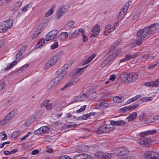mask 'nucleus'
Returning a JSON list of instances; mask_svg holds the SVG:
<instances>
[{"mask_svg": "<svg viewBox=\"0 0 159 159\" xmlns=\"http://www.w3.org/2000/svg\"><path fill=\"white\" fill-rule=\"evenodd\" d=\"M45 42V39H40L37 45L36 46V48H39L40 46H42L44 44Z\"/></svg>", "mask_w": 159, "mask_h": 159, "instance_id": "27", "label": "nucleus"}, {"mask_svg": "<svg viewBox=\"0 0 159 159\" xmlns=\"http://www.w3.org/2000/svg\"><path fill=\"white\" fill-rule=\"evenodd\" d=\"M83 116V118L84 120H86L88 118H90V115L89 114H86L85 115H84Z\"/></svg>", "mask_w": 159, "mask_h": 159, "instance_id": "62", "label": "nucleus"}, {"mask_svg": "<svg viewBox=\"0 0 159 159\" xmlns=\"http://www.w3.org/2000/svg\"><path fill=\"white\" fill-rule=\"evenodd\" d=\"M83 159H93V157L90 155L84 154Z\"/></svg>", "mask_w": 159, "mask_h": 159, "instance_id": "49", "label": "nucleus"}, {"mask_svg": "<svg viewBox=\"0 0 159 159\" xmlns=\"http://www.w3.org/2000/svg\"><path fill=\"white\" fill-rule=\"evenodd\" d=\"M62 76H61L59 74L58 76L56 77L54 80H52L50 83L52 86H54L57 84L59 81L61 80L62 78Z\"/></svg>", "mask_w": 159, "mask_h": 159, "instance_id": "15", "label": "nucleus"}, {"mask_svg": "<svg viewBox=\"0 0 159 159\" xmlns=\"http://www.w3.org/2000/svg\"><path fill=\"white\" fill-rule=\"evenodd\" d=\"M52 107V104L51 103H48V104L46 106V108L47 110H51Z\"/></svg>", "mask_w": 159, "mask_h": 159, "instance_id": "52", "label": "nucleus"}, {"mask_svg": "<svg viewBox=\"0 0 159 159\" xmlns=\"http://www.w3.org/2000/svg\"><path fill=\"white\" fill-rule=\"evenodd\" d=\"M154 121V120L152 118L149 119L145 121V124H148L152 122H153Z\"/></svg>", "mask_w": 159, "mask_h": 159, "instance_id": "53", "label": "nucleus"}, {"mask_svg": "<svg viewBox=\"0 0 159 159\" xmlns=\"http://www.w3.org/2000/svg\"><path fill=\"white\" fill-rule=\"evenodd\" d=\"M110 124L112 125V127L114 125H116L117 126H123L125 124V121L123 120H120L118 121L111 120L110 121Z\"/></svg>", "mask_w": 159, "mask_h": 159, "instance_id": "11", "label": "nucleus"}, {"mask_svg": "<svg viewBox=\"0 0 159 159\" xmlns=\"http://www.w3.org/2000/svg\"><path fill=\"white\" fill-rule=\"evenodd\" d=\"M111 61H110L108 58H107L105 60L103 61V62L102 63V65L104 64L105 65H107Z\"/></svg>", "mask_w": 159, "mask_h": 159, "instance_id": "64", "label": "nucleus"}, {"mask_svg": "<svg viewBox=\"0 0 159 159\" xmlns=\"http://www.w3.org/2000/svg\"><path fill=\"white\" fill-rule=\"evenodd\" d=\"M21 132L20 131L14 132L12 134L11 137L12 138H15Z\"/></svg>", "mask_w": 159, "mask_h": 159, "instance_id": "38", "label": "nucleus"}, {"mask_svg": "<svg viewBox=\"0 0 159 159\" xmlns=\"http://www.w3.org/2000/svg\"><path fill=\"white\" fill-rule=\"evenodd\" d=\"M116 151L117 153L120 156H123L129 153V151L126 148L122 147L117 148Z\"/></svg>", "mask_w": 159, "mask_h": 159, "instance_id": "9", "label": "nucleus"}, {"mask_svg": "<svg viewBox=\"0 0 159 159\" xmlns=\"http://www.w3.org/2000/svg\"><path fill=\"white\" fill-rule=\"evenodd\" d=\"M88 98L86 94H83L82 95H79L75 98L72 102H78L83 101L85 100V98Z\"/></svg>", "mask_w": 159, "mask_h": 159, "instance_id": "10", "label": "nucleus"}, {"mask_svg": "<svg viewBox=\"0 0 159 159\" xmlns=\"http://www.w3.org/2000/svg\"><path fill=\"white\" fill-rule=\"evenodd\" d=\"M58 42L57 41H56L51 46V48L52 49H54L57 48L58 47Z\"/></svg>", "mask_w": 159, "mask_h": 159, "instance_id": "39", "label": "nucleus"}, {"mask_svg": "<svg viewBox=\"0 0 159 159\" xmlns=\"http://www.w3.org/2000/svg\"><path fill=\"white\" fill-rule=\"evenodd\" d=\"M139 104L138 103V104H135L134 106H129L130 110H132V109H134L137 107H138L139 106Z\"/></svg>", "mask_w": 159, "mask_h": 159, "instance_id": "59", "label": "nucleus"}, {"mask_svg": "<svg viewBox=\"0 0 159 159\" xmlns=\"http://www.w3.org/2000/svg\"><path fill=\"white\" fill-rule=\"evenodd\" d=\"M59 159H71V158L67 155L62 156L60 157Z\"/></svg>", "mask_w": 159, "mask_h": 159, "instance_id": "61", "label": "nucleus"}, {"mask_svg": "<svg viewBox=\"0 0 159 159\" xmlns=\"http://www.w3.org/2000/svg\"><path fill=\"white\" fill-rule=\"evenodd\" d=\"M57 34V30H53L47 35L46 36V40L47 41L52 40L56 38Z\"/></svg>", "mask_w": 159, "mask_h": 159, "instance_id": "5", "label": "nucleus"}, {"mask_svg": "<svg viewBox=\"0 0 159 159\" xmlns=\"http://www.w3.org/2000/svg\"><path fill=\"white\" fill-rule=\"evenodd\" d=\"M152 31L148 30L146 27L138 31L137 35L138 36L136 40H134L137 45H140L142 41L148 35L150 34Z\"/></svg>", "mask_w": 159, "mask_h": 159, "instance_id": "1", "label": "nucleus"}, {"mask_svg": "<svg viewBox=\"0 0 159 159\" xmlns=\"http://www.w3.org/2000/svg\"><path fill=\"white\" fill-rule=\"evenodd\" d=\"M17 63V61H14L11 63L10 66L7 67L2 69V70L4 71H6L10 70L12 67L14 66Z\"/></svg>", "mask_w": 159, "mask_h": 159, "instance_id": "25", "label": "nucleus"}, {"mask_svg": "<svg viewBox=\"0 0 159 159\" xmlns=\"http://www.w3.org/2000/svg\"><path fill=\"white\" fill-rule=\"evenodd\" d=\"M71 83L70 82H69L67 83V84L64 86L63 88H61V91H63L64 90H65L66 89H67V88L69 87H70L71 86Z\"/></svg>", "mask_w": 159, "mask_h": 159, "instance_id": "33", "label": "nucleus"}, {"mask_svg": "<svg viewBox=\"0 0 159 159\" xmlns=\"http://www.w3.org/2000/svg\"><path fill=\"white\" fill-rule=\"evenodd\" d=\"M140 143L141 144H143L146 146H148L150 145L149 139H148L144 138L141 140Z\"/></svg>", "mask_w": 159, "mask_h": 159, "instance_id": "19", "label": "nucleus"}, {"mask_svg": "<svg viewBox=\"0 0 159 159\" xmlns=\"http://www.w3.org/2000/svg\"><path fill=\"white\" fill-rule=\"evenodd\" d=\"M117 46V43H114L113 45H112L110 48L109 51L111 52L112 51L115 49Z\"/></svg>", "mask_w": 159, "mask_h": 159, "instance_id": "42", "label": "nucleus"}, {"mask_svg": "<svg viewBox=\"0 0 159 159\" xmlns=\"http://www.w3.org/2000/svg\"><path fill=\"white\" fill-rule=\"evenodd\" d=\"M124 15H125V13H123L122 11V10H121V11L119 13V14L118 16V19L119 20H121L122 19Z\"/></svg>", "mask_w": 159, "mask_h": 159, "instance_id": "45", "label": "nucleus"}, {"mask_svg": "<svg viewBox=\"0 0 159 159\" xmlns=\"http://www.w3.org/2000/svg\"><path fill=\"white\" fill-rule=\"evenodd\" d=\"M151 57V56H150L149 55L147 54H145L140 59L141 60H143V59H144V58H145V59H148L150 58V57Z\"/></svg>", "mask_w": 159, "mask_h": 159, "instance_id": "54", "label": "nucleus"}, {"mask_svg": "<svg viewBox=\"0 0 159 159\" xmlns=\"http://www.w3.org/2000/svg\"><path fill=\"white\" fill-rule=\"evenodd\" d=\"M130 110L129 107L126 106L121 109V111L123 112H126L127 111Z\"/></svg>", "mask_w": 159, "mask_h": 159, "instance_id": "50", "label": "nucleus"}, {"mask_svg": "<svg viewBox=\"0 0 159 159\" xmlns=\"http://www.w3.org/2000/svg\"><path fill=\"white\" fill-rule=\"evenodd\" d=\"M115 128L114 126L110 127L109 125H106L101 126L97 130L96 132L98 134H101L110 132L113 130Z\"/></svg>", "mask_w": 159, "mask_h": 159, "instance_id": "3", "label": "nucleus"}, {"mask_svg": "<svg viewBox=\"0 0 159 159\" xmlns=\"http://www.w3.org/2000/svg\"><path fill=\"white\" fill-rule=\"evenodd\" d=\"M100 103L102 109L103 108V107H107L109 105V104L104 102H100Z\"/></svg>", "mask_w": 159, "mask_h": 159, "instance_id": "56", "label": "nucleus"}, {"mask_svg": "<svg viewBox=\"0 0 159 159\" xmlns=\"http://www.w3.org/2000/svg\"><path fill=\"white\" fill-rule=\"evenodd\" d=\"M80 80V78L78 77H75L72 80V82H70L71 83V86L73 84H75L76 82L79 81Z\"/></svg>", "mask_w": 159, "mask_h": 159, "instance_id": "43", "label": "nucleus"}, {"mask_svg": "<svg viewBox=\"0 0 159 159\" xmlns=\"http://www.w3.org/2000/svg\"><path fill=\"white\" fill-rule=\"evenodd\" d=\"M111 157V154L110 153H108L105 154L104 158L105 159H110Z\"/></svg>", "mask_w": 159, "mask_h": 159, "instance_id": "63", "label": "nucleus"}, {"mask_svg": "<svg viewBox=\"0 0 159 159\" xmlns=\"http://www.w3.org/2000/svg\"><path fill=\"white\" fill-rule=\"evenodd\" d=\"M95 156L96 158L100 159L102 158V155L99 152H97L95 154Z\"/></svg>", "mask_w": 159, "mask_h": 159, "instance_id": "55", "label": "nucleus"}, {"mask_svg": "<svg viewBox=\"0 0 159 159\" xmlns=\"http://www.w3.org/2000/svg\"><path fill=\"white\" fill-rule=\"evenodd\" d=\"M72 30H71L69 32V37L70 38H75L78 36V34L82 33L83 30L82 29H77L74 32L72 31Z\"/></svg>", "mask_w": 159, "mask_h": 159, "instance_id": "8", "label": "nucleus"}, {"mask_svg": "<svg viewBox=\"0 0 159 159\" xmlns=\"http://www.w3.org/2000/svg\"><path fill=\"white\" fill-rule=\"evenodd\" d=\"M53 63L51 62L50 61H48L45 64V66L44 67L45 69H48L50 67L53 66Z\"/></svg>", "mask_w": 159, "mask_h": 159, "instance_id": "30", "label": "nucleus"}, {"mask_svg": "<svg viewBox=\"0 0 159 159\" xmlns=\"http://www.w3.org/2000/svg\"><path fill=\"white\" fill-rule=\"evenodd\" d=\"M145 159H159V154L153 151H146L144 154Z\"/></svg>", "mask_w": 159, "mask_h": 159, "instance_id": "4", "label": "nucleus"}, {"mask_svg": "<svg viewBox=\"0 0 159 159\" xmlns=\"http://www.w3.org/2000/svg\"><path fill=\"white\" fill-rule=\"evenodd\" d=\"M41 31H39V29L37 28L34 33L33 34L32 36V39H34L37 37L38 35L40 33Z\"/></svg>", "mask_w": 159, "mask_h": 159, "instance_id": "26", "label": "nucleus"}, {"mask_svg": "<svg viewBox=\"0 0 159 159\" xmlns=\"http://www.w3.org/2000/svg\"><path fill=\"white\" fill-rule=\"evenodd\" d=\"M16 113L15 111H12L11 112L7 114L5 119L8 122L10 121L11 119L15 116L16 115Z\"/></svg>", "mask_w": 159, "mask_h": 159, "instance_id": "12", "label": "nucleus"}, {"mask_svg": "<svg viewBox=\"0 0 159 159\" xmlns=\"http://www.w3.org/2000/svg\"><path fill=\"white\" fill-rule=\"evenodd\" d=\"M74 23L75 22L71 20L68 22L66 26V30L68 31L69 30H72V27L73 26Z\"/></svg>", "mask_w": 159, "mask_h": 159, "instance_id": "14", "label": "nucleus"}, {"mask_svg": "<svg viewBox=\"0 0 159 159\" xmlns=\"http://www.w3.org/2000/svg\"><path fill=\"white\" fill-rule=\"evenodd\" d=\"M116 159H138L136 157L133 156H127L126 157H124L123 158H121V157H119L117 158Z\"/></svg>", "mask_w": 159, "mask_h": 159, "instance_id": "37", "label": "nucleus"}, {"mask_svg": "<svg viewBox=\"0 0 159 159\" xmlns=\"http://www.w3.org/2000/svg\"><path fill=\"white\" fill-rule=\"evenodd\" d=\"M92 34L91 35V37L93 38L98 35L100 31V26L98 25L94 26L92 30Z\"/></svg>", "mask_w": 159, "mask_h": 159, "instance_id": "6", "label": "nucleus"}, {"mask_svg": "<svg viewBox=\"0 0 159 159\" xmlns=\"http://www.w3.org/2000/svg\"><path fill=\"white\" fill-rule=\"evenodd\" d=\"M122 51V49L121 48L117 50H116L115 52H114L111 54V55L113 56L115 58V57L117 55H118V54L120 53Z\"/></svg>", "mask_w": 159, "mask_h": 159, "instance_id": "32", "label": "nucleus"}, {"mask_svg": "<svg viewBox=\"0 0 159 159\" xmlns=\"http://www.w3.org/2000/svg\"><path fill=\"white\" fill-rule=\"evenodd\" d=\"M157 132L156 130H148L147 131V133H148L149 134H153L156 133Z\"/></svg>", "mask_w": 159, "mask_h": 159, "instance_id": "60", "label": "nucleus"}, {"mask_svg": "<svg viewBox=\"0 0 159 159\" xmlns=\"http://www.w3.org/2000/svg\"><path fill=\"white\" fill-rule=\"evenodd\" d=\"M53 7H51L50 9L45 13V16L46 17H48L53 13Z\"/></svg>", "mask_w": 159, "mask_h": 159, "instance_id": "31", "label": "nucleus"}, {"mask_svg": "<svg viewBox=\"0 0 159 159\" xmlns=\"http://www.w3.org/2000/svg\"><path fill=\"white\" fill-rule=\"evenodd\" d=\"M21 2H17L16 4V6L13 9V11H15L16 10L18 9L21 6Z\"/></svg>", "mask_w": 159, "mask_h": 159, "instance_id": "40", "label": "nucleus"}, {"mask_svg": "<svg viewBox=\"0 0 159 159\" xmlns=\"http://www.w3.org/2000/svg\"><path fill=\"white\" fill-rule=\"evenodd\" d=\"M29 65L28 64H26L21 68L19 70H18V71L19 72V71H22L23 70H25L26 68H28L29 66Z\"/></svg>", "mask_w": 159, "mask_h": 159, "instance_id": "48", "label": "nucleus"}, {"mask_svg": "<svg viewBox=\"0 0 159 159\" xmlns=\"http://www.w3.org/2000/svg\"><path fill=\"white\" fill-rule=\"evenodd\" d=\"M41 131L43 133L48 131L49 130V128L47 126H44L41 127Z\"/></svg>", "mask_w": 159, "mask_h": 159, "instance_id": "36", "label": "nucleus"}, {"mask_svg": "<svg viewBox=\"0 0 159 159\" xmlns=\"http://www.w3.org/2000/svg\"><path fill=\"white\" fill-rule=\"evenodd\" d=\"M58 60V58L57 56H55L53 57L50 61L52 62L53 63V65L56 64Z\"/></svg>", "mask_w": 159, "mask_h": 159, "instance_id": "35", "label": "nucleus"}, {"mask_svg": "<svg viewBox=\"0 0 159 159\" xmlns=\"http://www.w3.org/2000/svg\"><path fill=\"white\" fill-rule=\"evenodd\" d=\"M69 5H66L64 6H62V5H61L60 7V8L59 9V11H60L61 12L64 13L68 9V8H69Z\"/></svg>", "mask_w": 159, "mask_h": 159, "instance_id": "23", "label": "nucleus"}, {"mask_svg": "<svg viewBox=\"0 0 159 159\" xmlns=\"http://www.w3.org/2000/svg\"><path fill=\"white\" fill-rule=\"evenodd\" d=\"M6 84L5 82H2L0 84V91H2L3 89L5 87Z\"/></svg>", "mask_w": 159, "mask_h": 159, "instance_id": "58", "label": "nucleus"}, {"mask_svg": "<svg viewBox=\"0 0 159 159\" xmlns=\"http://www.w3.org/2000/svg\"><path fill=\"white\" fill-rule=\"evenodd\" d=\"M63 13L61 12V11L58 10V11L57 13L56 16V19H59L62 16Z\"/></svg>", "mask_w": 159, "mask_h": 159, "instance_id": "41", "label": "nucleus"}, {"mask_svg": "<svg viewBox=\"0 0 159 159\" xmlns=\"http://www.w3.org/2000/svg\"><path fill=\"white\" fill-rule=\"evenodd\" d=\"M34 133L35 134H37L38 135H40L42 134L43 133L41 131V127L39 129H38L37 130H35L34 132Z\"/></svg>", "mask_w": 159, "mask_h": 159, "instance_id": "44", "label": "nucleus"}, {"mask_svg": "<svg viewBox=\"0 0 159 159\" xmlns=\"http://www.w3.org/2000/svg\"><path fill=\"white\" fill-rule=\"evenodd\" d=\"M84 154L83 153L80 154L75 155L73 159H83Z\"/></svg>", "mask_w": 159, "mask_h": 159, "instance_id": "34", "label": "nucleus"}, {"mask_svg": "<svg viewBox=\"0 0 159 159\" xmlns=\"http://www.w3.org/2000/svg\"><path fill=\"white\" fill-rule=\"evenodd\" d=\"M26 48L27 46L26 45H24L21 47L16 56V59L20 56H21L25 52V49Z\"/></svg>", "mask_w": 159, "mask_h": 159, "instance_id": "13", "label": "nucleus"}, {"mask_svg": "<svg viewBox=\"0 0 159 159\" xmlns=\"http://www.w3.org/2000/svg\"><path fill=\"white\" fill-rule=\"evenodd\" d=\"M148 30L152 31L151 34H154L157 29H159V24H158L157 23H155L149 26L146 27Z\"/></svg>", "mask_w": 159, "mask_h": 159, "instance_id": "7", "label": "nucleus"}, {"mask_svg": "<svg viewBox=\"0 0 159 159\" xmlns=\"http://www.w3.org/2000/svg\"><path fill=\"white\" fill-rule=\"evenodd\" d=\"M49 102V100H47L45 101H44L43 103H42L41 104V107H43L45 106V107L48 104V103Z\"/></svg>", "mask_w": 159, "mask_h": 159, "instance_id": "51", "label": "nucleus"}, {"mask_svg": "<svg viewBox=\"0 0 159 159\" xmlns=\"http://www.w3.org/2000/svg\"><path fill=\"white\" fill-rule=\"evenodd\" d=\"M69 36V33L66 32H62L61 33L59 37V38L60 39L65 40Z\"/></svg>", "mask_w": 159, "mask_h": 159, "instance_id": "20", "label": "nucleus"}, {"mask_svg": "<svg viewBox=\"0 0 159 159\" xmlns=\"http://www.w3.org/2000/svg\"><path fill=\"white\" fill-rule=\"evenodd\" d=\"M138 77V75L134 73L124 72L120 75V79L123 82L129 83L134 82Z\"/></svg>", "mask_w": 159, "mask_h": 159, "instance_id": "2", "label": "nucleus"}, {"mask_svg": "<svg viewBox=\"0 0 159 159\" xmlns=\"http://www.w3.org/2000/svg\"><path fill=\"white\" fill-rule=\"evenodd\" d=\"M7 29L4 22L0 24V33L4 32Z\"/></svg>", "mask_w": 159, "mask_h": 159, "instance_id": "22", "label": "nucleus"}, {"mask_svg": "<svg viewBox=\"0 0 159 159\" xmlns=\"http://www.w3.org/2000/svg\"><path fill=\"white\" fill-rule=\"evenodd\" d=\"M95 56L96 55L95 54H93L92 55L89 57L83 63V64L84 65L89 63L93 60Z\"/></svg>", "mask_w": 159, "mask_h": 159, "instance_id": "21", "label": "nucleus"}, {"mask_svg": "<svg viewBox=\"0 0 159 159\" xmlns=\"http://www.w3.org/2000/svg\"><path fill=\"white\" fill-rule=\"evenodd\" d=\"M137 115V113L136 112H134L132 114L129 115L127 117L128 121L130 122L135 119Z\"/></svg>", "mask_w": 159, "mask_h": 159, "instance_id": "18", "label": "nucleus"}, {"mask_svg": "<svg viewBox=\"0 0 159 159\" xmlns=\"http://www.w3.org/2000/svg\"><path fill=\"white\" fill-rule=\"evenodd\" d=\"M81 35L83 37V41L84 42L87 41L88 40V38L87 37L84 35V32L83 31L81 33Z\"/></svg>", "mask_w": 159, "mask_h": 159, "instance_id": "46", "label": "nucleus"}, {"mask_svg": "<svg viewBox=\"0 0 159 159\" xmlns=\"http://www.w3.org/2000/svg\"><path fill=\"white\" fill-rule=\"evenodd\" d=\"M86 105H84L83 107L80 108L77 111V112L80 113L84 111L86 109Z\"/></svg>", "mask_w": 159, "mask_h": 159, "instance_id": "57", "label": "nucleus"}, {"mask_svg": "<svg viewBox=\"0 0 159 159\" xmlns=\"http://www.w3.org/2000/svg\"><path fill=\"white\" fill-rule=\"evenodd\" d=\"M125 56V59H126L127 61H128L136 58L137 55L136 53H131L130 54L126 55Z\"/></svg>", "mask_w": 159, "mask_h": 159, "instance_id": "17", "label": "nucleus"}, {"mask_svg": "<svg viewBox=\"0 0 159 159\" xmlns=\"http://www.w3.org/2000/svg\"><path fill=\"white\" fill-rule=\"evenodd\" d=\"M124 99L123 96H121L120 97L116 96L113 98V101L116 103H120L122 102Z\"/></svg>", "mask_w": 159, "mask_h": 159, "instance_id": "16", "label": "nucleus"}, {"mask_svg": "<svg viewBox=\"0 0 159 159\" xmlns=\"http://www.w3.org/2000/svg\"><path fill=\"white\" fill-rule=\"evenodd\" d=\"M7 29L11 28L13 25V20H8L4 21Z\"/></svg>", "mask_w": 159, "mask_h": 159, "instance_id": "24", "label": "nucleus"}, {"mask_svg": "<svg viewBox=\"0 0 159 159\" xmlns=\"http://www.w3.org/2000/svg\"><path fill=\"white\" fill-rule=\"evenodd\" d=\"M66 74V71H65L58 70L56 71L55 73V75H57L59 74L62 78Z\"/></svg>", "mask_w": 159, "mask_h": 159, "instance_id": "28", "label": "nucleus"}, {"mask_svg": "<svg viewBox=\"0 0 159 159\" xmlns=\"http://www.w3.org/2000/svg\"><path fill=\"white\" fill-rule=\"evenodd\" d=\"M8 122L4 119L1 120L0 122V126H3L6 125Z\"/></svg>", "mask_w": 159, "mask_h": 159, "instance_id": "47", "label": "nucleus"}, {"mask_svg": "<svg viewBox=\"0 0 159 159\" xmlns=\"http://www.w3.org/2000/svg\"><path fill=\"white\" fill-rule=\"evenodd\" d=\"M151 86L157 87L159 85V80L154 81H151Z\"/></svg>", "mask_w": 159, "mask_h": 159, "instance_id": "29", "label": "nucleus"}]
</instances>
